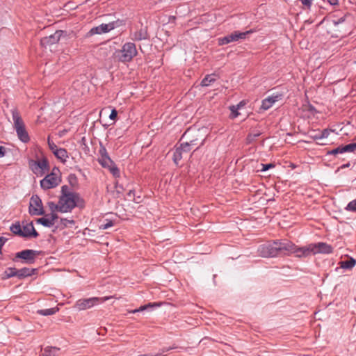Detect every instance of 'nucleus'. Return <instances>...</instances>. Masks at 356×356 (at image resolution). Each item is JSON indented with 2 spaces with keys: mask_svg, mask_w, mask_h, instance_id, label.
Here are the masks:
<instances>
[{
  "mask_svg": "<svg viewBox=\"0 0 356 356\" xmlns=\"http://www.w3.org/2000/svg\"><path fill=\"white\" fill-rule=\"evenodd\" d=\"M112 27L113 26H111L109 24H102L99 26L92 28L88 33L90 35H92L95 34L108 33L112 30Z\"/></svg>",
  "mask_w": 356,
  "mask_h": 356,
  "instance_id": "obj_21",
  "label": "nucleus"
},
{
  "mask_svg": "<svg viewBox=\"0 0 356 356\" xmlns=\"http://www.w3.org/2000/svg\"><path fill=\"white\" fill-rule=\"evenodd\" d=\"M47 143H48L49 149L54 154L58 149V147L56 146V145L53 141H51L50 140L49 137H48V138H47Z\"/></svg>",
  "mask_w": 356,
  "mask_h": 356,
  "instance_id": "obj_36",
  "label": "nucleus"
},
{
  "mask_svg": "<svg viewBox=\"0 0 356 356\" xmlns=\"http://www.w3.org/2000/svg\"><path fill=\"white\" fill-rule=\"evenodd\" d=\"M60 348L52 346H47L42 350V356H59Z\"/></svg>",
  "mask_w": 356,
  "mask_h": 356,
  "instance_id": "obj_22",
  "label": "nucleus"
},
{
  "mask_svg": "<svg viewBox=\"0 0 356 356\" xmlns=\"http://www.w3.org/2000/svg\"><path fill=\"white\" fill-rule=\"evenodd\" d=\"M311 137L315 140H317V143L321 145H325L327 144V142L323 141V138L321 136V131L318 133H316L314 135L311 136Z\"/></svg>",
  "mask_w": 356,
  "mask_h": 356,
  "instance_id": "obj_29",
  "label": "nucleus"
},
{
  "mask_svg": "<svg viewBox=\"0 0 356 356\" xmlns=\"http://www.w3.org/2000/svg\"><path fill=\"white\" fill-rule=\"evenodd\" d=\"M353 63L355 64L356 63V60H355Z\"/></svg>",
  "mask_w": 356,
  "mask_h": 356,
  "instance_id": "obj_50",
  "label": "nucleus"
},
{
  "mask_svg": "<svg viewBox=\"0 0 356 356\" xmlns=\"http://www.w3.org/2000/svg\"><path fill=\"white\" fill-rule=\"evenodd\" d=\"M56 206H58V204H54L53 202L49 203V207L53 211L54 209H56L58 211V209L56 208Z\"/></svg>",
  "mask_w": 356,
  "mask_h": 356,
  "instance_id": "obj_46",
  "label": "nucleus"
},
{
  "mask_svg": "<svg viewBox=\"0 0 356 356\" xmlns=\"http://www.w3.org/2000/svg\"><path fill=\"white\" fill-rule=\"evenodd\" d=\"M277 253L292 254L295 248V244L289 241H277Z\"/></svg>",
  "mask_w": 356,
  "mask_h": 356,
  "instance_id": "obj_15",
  "label": "nucleus"
},
{
  "mask_svg": "<svg viewBox=\"0 0 356 356\" xmlns=\"http://www.w3.org/2000/svg\"><path fill=\"white\" fill-rule=\"evenodd\" d=\"M138 54L136 44L134 42H126L122 49L115 51L113 57L115 60L127 63L131 61Z\"/></svg>",
  "mask_w": 356,
  "mask_h": 356,
  "instance_id": "obj_2",
  "label": "nucleus"
},
{
  "mask_svg": "<svg viewBox=\"0 0 356 356\" xmlns=\"http://www.w3.org/2000/svg\"><path fill=\"white\" fill-rule=\"evenodd\" d=\"M113 225V224L112 221H109L106 224L102 225L101 228L103 229H108V227H112Z\"/></svg>",
  "mask_w": 356,
  "mask_h": 356,
  "instance_id": "obj_43",
  "label": "nucleus"
},
{
  "mask_svg": "<svg viewBox=\"0 0 356 356\" xmlns=\"http://www.w3.org/2000/svg\"><path fill=\"white\" fill-rule=\"evenodd\" d=\"M109 298V297H92L89 298L79 299L75 302L74 308L78 311L88 309L99 303H102L108 300Z\"/></svg>",
  "mask_w": 356,
  "mask_h": 356,
  "instance_id": "obj_6",
  "label": "nucleus"
},
{
  "mask_svg": "<svg viewBox=\"0 0 356 356\" xmlns=\"http://www.w3.org/2000/svg\"><path fill=\"white\" fill-rule=\"evenodd\" d=\"M157 305H158L156 304V303H153V304L149 303V304L146 305L140 306L138 309H136L130 311L129 312V313L135 314L136 312H143V311L145 310L146 309H147L149 307H152L154 306H157Z\"/></svg>",
  "mask_w": 356,
  "mask_h": 356,
  "instance_id": "obj_31",
  "label": "nucleus"
},
{
  "mask_svg": "<svg viewBox=\"0 0 356 356\" xmlns=\"http://www.w3.org/2000/svg\"><path fill=\"white\" fill-rule=\"evenodd\" d=\"M245 102L244 101H241V102H239L237 105H235V106H237L238 107V109L241 108V107H243V106H245Z\"/></svg>",
  "mask_w": 356,
  "mask_h": 356,
  "instance_id": "obj_47",
  "label": "nucleus"
},
{
  "mask_svg": "<svg viewBox=\"0 0 356 356\" xmlns=\"http://www.w3.org/2000/svg\"><path fill=\"white\" fill-rule=\"evenodd\" d=\"M344 152H353L356 151V143H350L343 146Z\"/></svg>",
  "mask_w": 356,
  "mask_h": 356,
  "instance_id": "obj_32",
  "label": "nucleus"
},
{
  "mask_svg": "<svg viewBox=\"0 0 356 356\" xmlns=\"http://www.w3.org/2000/svg\"><path fill=\"white\" fill-rule=\"evenodd\" d=\"M338 14L339 12H335L330 14L329 15V18L330 19L331 22L336 26L345 22L347 18L351 17L350 14L348 13L343 14L342 16H339Z\"/></svg>",
  "mask_w": 356,
  "mask_h": 356,
  "instance_id": "obj_20",
  "label": "nucleus"
},
{
  "mask_svg": "<svg viewBox=\"0 0 356 356\" xmlns=\"http://www.w3.org/2000/svg\"><path fill=\"white\" fill-rule=\"evenodd\" d=\"M186 135V132L185 134H184V136H183V138H184Z\"/></svg>",
  "mask_w": 356,
  "mask_h": 356,
  "instance_id": "obj_48",
  "label": "nucleus"
},
{
  "mask_svg": "<svg viewBox=\"0 0 356 356\" xmlns=\"http://www.w3.org/2000/svg\"><path fill=\"white\" fill-rule=\"evenodd\" d=\"M330 153L334 155L337 154L339 153H343V146L339 147L332 150Z\"/></svg>",
  "mask_w": 356,
  "mask_h": 356,
  "instance_id": "obj_39",
  "label": "nucleus"
},
{
  "mask_svg": "<svg viewBox=\"0 0 356 356\" xmlns=\"http://www.w3.org/2000/svg\"><path fill=\"white\" fill-rule=\"evenodd\" d=\"M194 140H191L190 143L188 142H183L181 143L179 148L184 152V153H188L191 149V146L193 145Z\"/></svg>",
  "mask_w": 356,
  "mask_h": 356,
  "instance_id": "obj_25",
  "label": "nucleus"
},
{
  "mask_svg": "<svg viewBox=\"0 0 356 356\" xmlns=\"http://www.w3.org/2000/svg\"><path fill=\"white\" fill-rule=\"evenodd\" d=\"M64 33L65 31L63 30H57L54 34L42 38L40 42L41 47L47 48L50 47L53 44L58 43Z\"/></svg>",
  "mask_w": 356,
  "mask_h": 356,
  "instance_id": "obj_10",
  "label": "nucleus"
},
{
  "mask_svg": "<svg viewBox=\"0 0 356 356\" xmlns=\"http://www.w3.org/2000/svg\"><path fill=\"white\" fill-rule=\"evenodd\" d=\"M117 116H118V112L115 109H113L111 111V113L109 115V118L113 121H115L117 118Z\"/></svg>",
  "mask_w": 356,
  "mask_h": 356,
  "instance_id": "obj_40",
  "label": "nucleus"
},
{
  "mask_svg": "<svg viewBox=\"0 0 356 356\" xmlns=\"http://www.w3.org/2000/svg\"><path fill=\"white\" fill-rule=\"evenodd\" d=\"M312 254H330L333 251V248L325 243L319 242L317 243H311Z\"/></svg>",
  "mask_w": 356,
  "mask_h": 356,
  "instance_id": "obj_13",
  "label": "nucleus"
},
{
  "mask_svg": "<svg viewBox=\"0 0 356 356\" xmlns=\"http://www.w3.org/2000/svg\"><path fill=\"white\" fill-rule=\"evenodd\" d=\"M10 231L22 237H36L38 235L32 222H23L22 225L15 223L10 227Z\"/></svg>",
  "mask_w": 356,
  "mask_h": 356,
  "instance_id": "obj_5",
  "label": "nucleus"
},
{
  "mask_svg": "<svg viewBox=\"0 0 356 356\" xmlns=\"http://www.w3.org/2000/svg\"><path fill=\"white\" fill-rule=\"evenodd\" d=\"M57 218V215L52 212L50 214L46 215L43 218H38L37 220V222L44 225V227H50L54 225V222Z\"/></svg>",
  "mask_w": 356,
  "mask_h": 356,
  "instance_id": "obj_19",
  "label": "nucleus"
},
{
  "mask_svg": "<svg viewBox=\"0 0 356 356\" xmlns=\"http://www.w3.org/2000/svg\"><path fill=\"white\" fill-rule=\"evenodd\" d=\"M67 186H62V195L58 203L56 208L60 212L70 211L73 208L78 205L80 198L79 196L72 192H67Z\"/></svg>",
  "mask_w": 356,
  "mask_h": 356,
  "instance_id": "obj_1",
  "label": "nucleus"
},
{
  "mask_svg": "<svg viewBox=\"0 0 356 356\" xmlns=\"http://www.w3.org/2000/svg\"><path fill=\"white\" fill-rule=\"evenodd\" d=\"M292 254H295L298 257H306L312 254V249L311 244L304 247H298L295 245L294 250Z\"/></svg>",
  "mask_w": 356,
  "mask_h": 356,
  "instance_id": "obj_17",
  "label": "nucleus"
},
{
  "mask_svg": "<svg viewBox=\"0 0 356 356\" xmlns=\"http://www.w3.org/2000/svg\"><path fill=\"white\" fill-rule=\"evenodd\" d=\"M11 112L13 120V127L17 132L19 139L24 143H27L29 140V136L26 130L24 122L19 112L17 109H13Z\"/></svg>",
  "mask_w": 356,
  "mask_h": 356,
  "instance_id": "obj_4",
  "label": "nucleus"
},
{
  "mask_svg": "<svg viewBox=\"0 0 356 356\" xmlns=\"http://www.w3.org/2000/svg\"><path fill=\"white\" fill-rule=\"evenodd\" d=\"M347 167V165H343L341 168Z\"/></svg>",
  "mask_w": 356,
  "mask_h": 356,
  "instance_id": "obj_49",
  "label": "nucleus"
},
{
  "mask_svg": "<svg viewBox=\"0 0 356 356\" xmlns=\"http://www.w3.org/2000/svg\"><path fill=\"white\" fill-rule=\"evenodd\" d=\"M9 271L8 277L17 276L18 270L15 268H10Z\"/></svg>",
  "mask_w": 356,
  "mask_h": 356,
  "instance_id": "obj_42",
  "label": "nucleus"
},
{
  "mask_svg": "<svg viewBox=\"0 0 356 356\" xmlns=\"http://www.w3.org/2000/svg\"><path fill=\"white\" fill-rule=\"evenodd\" d=\"M54 154L55 156L59 159L62 163H65L67 159L68 158V154L65 149L58 148Z\"/></svg>",
  "mask_w": 356,
  "mask_h": 356,
  "instance_id": "obj_23",
  "label": "nucleus"
},
{
  "mask_svg": "<svg viewBox=\"0 0 356 356\" xmlns=\"http://www.w3.org/2000/svg\"><path fill=\"white\" fill-rule=\"evenodd\" d=\"M60 182V172L58 168H54L50 173L40 180V185L43 190L47 191L57 187Z\"/></svg>",
  "mask_w": 356,
  "mask_h": 356,
  "instance_id": "obj_3",
  "label": "nucleus"
},
{
  "mask_svg": "<svg viewBox=\"0 0 356 356\" xmlns=\"http://www.w3.org/2000/svg\"><path fill=\"white\" fill-rule=\"evenodd\" d=\"M183 152L177 147L173 153V161L176 165H178L179 161L182 159Z\"/></svg>",
  "mask_w": 356,
  "mask_h": 356,
  "instance_id": "obj_27",
  "label": "nucleus"
},
{
  "mask_svg": "<svg viewBox=\"0 0 356 356\" xmlns=\"http://www.w3.org/2000/svg\"><path fill=\"white\" fill-rule=\"evenodd\" d=\"M33 270H31L32 271ZM31 275V272L29 268H22L18 270V277H26Z\"/></svg>",
  "mask_w": 356,
  "mask_h": 356,
  "instance_id": "obj_35",
  "label": "nucleus"
},
{
  "mask_svg": "<svg viewBox=\"0 0 356 356\" xmlns=\"http://www.w3.org/2000/svg\"><path fill=\"white\" fill-rule=\"evenodd\" d=\"M130 38L133 41L149 40V35L148 33V27L141 24L140 29H136L134 32H130Z\"/></svg>",
  "mask_w": 356,
  "mask_h": 356,
  "instance_id": "obj_12",
  "label": "nucleus"
},
{
  "mask_svg": "<svg viewBox=\"0 0 356 356\" xmlns=\"http://www.w3.org/2000/svg\"><path fill=\"white\" fill-rule=\"evenodd\" d=\"M253 33L252 30L247 31L245 32H240L238 31H234L229 35L218 39V44L224 45L229 44L232 42L238 41L239 39H245L248 34Z\"/></svg>",
  "mask_w": 356,
  "mask_h": 356,
  "instance_id": "obj_9",
  "label": "nucleus"
},
{
  "mask_svg": "<svg viewBox=\"0 0 356 356\" xmlns=\"http://www.w3.org/2000/svg\"><path fill=\"white\" fill-rule=\"evenodd\" d=\"M216 76L214 74L207 75L201 82L202 86H208L210 83L216 80Z\"/></svg>",
  "mask_w": 356,
  "mask_h": 356,
  "instance_id": "obj_28",
  "label": "nucleus"
},
{
  "mask_svg": "<svg viewBox=\"0 0 356 356\" xmlns=\"http://www.w3.org/2000/svg\"><path fill=\"white\" fill-rule=\"evenodd\" d=\"M32 172L38 177H42L49 171V165L47 159L43 157L29 162Z\"/></svg>",
  "mask_w": 356,
  "mask_h": 356,
  "instance_id": "obj_7",
  "label": "nucleus"
},
{
  "mask_svg": "<svg viewBox=\"0 0 356 356\" xmlns=\"http://www.w3.org/2000/svg\"><path fill=\"white\" fill-rule=\"evenodd\" d=\"M37 252L33 250H24L16 254L17 258L24 259L26 263L32 264L34 262Z\"/></svg>",
  "mask_w": 356,
  "mask_h": 356,
  "instance_id": "obj_14",
  "label": "nucleus"
},
{
  "mask_svg": "<svg viewBox=\"0 0 356 356\" xmlns=\"http://www.w3.org/2000/svg\"><path fill=\"white\" fill-rule=\"evenodd\" d=\"M277 241L261 245L258 248V252L263 257H273L278 255Z\"/></svg>",
  "mask_w": 356,
  "mask_h": 356,
  "instance_id": "obj_8",
  "label": "nucleus"
},
{
  "mask_svg": "<svg viewBox=\"0 0 356 356\" xmlns=\"http://www.w3.org/2000/svg\"><path fill=\"white\" fill-rule=\"evenodd\" d=\"M58 311L57 307L38 310V313L42 316H49L56 314Z\"/></svg>",
  "mask_w": 356,
  "mask_h": 356,
  "instance_id": "obj_26",
  "label": "nucleus"
},
{
  "mask_svg": "<svg viewBox=\"0 0 356 356\" xmlns=\"http://www.w3.org/2000/svg\"><path fill=\"white\" fill-rule=\"evenodd\" d=\"M111 26H112V30L115 27L121 26L125 25V20L124 19H118L116 21L112 22L109 23Z\"/></svg>",
  "mask_w": 356,
  "mask_h": 356,
  "instance_id": "obj_33",
  "label": "nucleus"
},
{
  "mask_svg": "<svg viewBox=\"0 0 356 356\" xmlns=\"http://www.w3.org/2000/svg\"><path fill=\"white\" fill-rule=\"evenodd\" d=\"M281 99V95L277 94L275 95H271L262 101L261 108L263 110H268L273 106V105Z\"/></svg>",
  "mask_w": 356,
  "mask_h": 356,
  "instance_id": "obj_18",
  "label": "nucleus"
},
{
  "mask_svg": "<svg viewBox=\"0 0 356 356\" xmlns=\"http://www.w3.org/2000/svg\"><path fill=\"white\" fill-rule=\"evenodd\" d=\"M340 267L345 269H351L356 264V260L353 258H350L348 260L342 261L339 263Z\"/></svg>",
  "mask_w": 356,
  "mask_h": 356,
  "instance_id": "obj_24",
  "label": "nucleus"
},
{
  "mask_svg": "<svg viewBox=\"0 0 356 356\" xmlns=\"http://www.w3.org/2000/svg\"><path fill=\"white\" fill-rule=\"evenodd\" d=\"M346 209L348 211H356V199L350 202Z\"/></svg>",
  "mask_w": 356,
  "mask_h": 356,
  "instance_id": "obj_37",
  "label": "nucleus"
},
{
  "mask_svg": "<svg viewBox=\"0 0 356 356\" xmlns=\"http://www.w3.org/2000/svg\"><path fill=\"white\" fill-rule=\"evenodd\" d=\"M107 168L109 170L111 173H112V175L114 177H117L120 176V170L118 169V168L115 165V164L114 163H113L112 165L108 166Z\"/></svg>",
  "mask_w": 356,
  "mask_h": 356,
  "instance_id": "obj_30",
  "label": "nucleus"
},
{
  "mask_svg": "<svg viewBox=\"0 0 356 356\" xmlns=\"http://www.w3.org/2000/svg\"><path fill=\"white\" fill-rule=\"evenodd\" d=\"M5 155V147L0 146V157H3Z\"/></svg>",
  "mask_w": 356,
  "mask_h": 356,
  "instance_id": "obj_45",
  "label": "nucleus"
},
{
  "mask_svg": "<svg viewBox=\"0 0 356 356\" xmlns=\"http://www.w3.org/2000/svg\"><path fill=\"white\" fill-rule=\"evenodd\" d=\"M334 132L332 129H323L321 131V136L323 138V140L327 139L331 133Z\"/></svg>",
  "mask_w": 356,
  "mask_h": 356,
  "instance_id": "obj_38",
  "label": "nucleus"
},
{
  "mask_svg": "<svg viewBox=\"0 0 356 356\" xmlns=\"http://www.w3.org/2000/svg\"><path fill=\"white\" fill-rule=\"evenodd\" d=\"M29 212L31 215L43 214V207L41 199L38 195H33L29 203Z\"/></svg>",
  "mask_w": 356,
  "mask_h": 356,
  "instance_id": "obj_11",
  "label": "nucleus"
},
{
  "mask_svg": "<svg viewBox=\"0 0 356 356\" xmlns=\"http://www.w3.org/2000/svg\"><path fill=\"white\" fill-rule=\"evenodd\" d=\"M229 110L231 111L232 118H236L239 115V113L238 112V107L235 106V105L229 106Z\"/></svg>",
  "mask_w": 356,
  "mask_h": 356,
  "instance_id": "obj_34",
  "label": "nucleus"
},
{
  "mask_svg": "<svg viewBox=\"0 0 356 356\" xmlns=\"http://www.w3.org/2000/svg\"><path fill=\"white\" fill-rule=\"evenodd\" d=\"M262 168L260 170L261 171H266L267 170L273 168L274 165L269 163V164H261Z\"/></svg>",
  "mask_w": 356,
  "mask_h": 356,
  "instance_id": "obj_41",
  "label": "nucleus"
},
{
  "mask_svg": "<svg viewBox=\"0 0 356 356\" xmlns=\"http://www.w3.org/2000/svg\"><path fill=\"white\" fill-rule=\"evenodd\" d=\"M99 153L100 156L98 159L99 163L104 168H108L113 163V161L108 156L106 149L104 147H101Z\"/></svg>",
  "mask_w": 356,
  "mask_h": 356,
  "instance_id": "obj_16",
  "label": "nucleus"
},
{
  "mask_svg": "<svg viewBox=\"0 0 356 356\" xmlns=\"http://www.w3.org/2000/svg\"><path fill=\"white\" fill-rule=\"evenodd\" d=\"M330 5L337 6L339 4L338 0H326Z\"/></svg>",
  "mask_w": 356,
  "mask_h": 356,
  "instance_id": "obj_44",
  "label": "nucleus"
}]
</instances>
